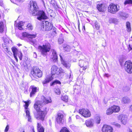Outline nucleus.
<instances>
[{
  "label": "nucleus",
  "mask_w": 132,
  "mask_h": 132,
  "mask_svg": "<svg viewBox=\"0 0 132 132\" xmlns=\"http://www.w3.org/2000/svg\"><path fill=\"white\" fill-rule=\"evenodd\" d=\"M30 7L29 9L30 13L33 15L37 16V19L39 20L47 19L48 17L45 12L43 11H38V7L35 2H32L30 4Z\"/></svg>",
  "instance_id": "obj_1"
},
{
  "label": "nucleus",
  "mask_w": 132,
  "mask_h": 132,
  "mask_svg": "<svg viewBox=\"0 0 132 132\" xmlns=\"http://www.w3.org/2000/svg\"><path fill=\"white\" fill-rule=\"evenodd\" d=\"M43 105L41 101H37L34 105V109L37 111V113H34L35 117L37 119L42 121L44 120L47 113L46 111L43 110L42 109Z\"/></svg>",
  "instance_id": "obj_2"
},
{
  "label": "nucleus",
  "mask_w": 132,
  "mask_h": 132,
  "mask_svg": "<svg viewBox=\"0 0 132 132\" xmlns=\"http://www.w3.org/2000/svg\"><path fill=\"white\" fill-rule=\"evenodd\" d=\"M51 49L50 45L49 43H46L42 46H38V49L41 54L44 56L46 55L47 53L50 52Z\"/></svg>",
  "instance_id": "obj_3"
},
{
  "label": "nucleus",
  "mask_w": 132,
  "mask_h": 132,
  "mask_svg": "<svg viewBox=\"0 0 132 132\" xmlns=\"http://www.w3.org/2000/svg\"><path fill=\"white\" fill-rule=\"evenodd\" d=\"M58 69V68L56 65H53L51 68V72L52 75L51 76H50L47 77L45 80L43 81V84H46L53 80V78L52 77L53 75H54L56 73L57 74Z\"/></svg>",
  "instance_id": "obj_4"
},
{
  "label": "nucleus",
  "mask_w": 132,
  "mask_h": 132,
  "mask_svg": "<svg viewBox=\"0 0 132 132\" xmlns=\"http://www.w3.org/2000/svg\"><path fill=\"white\" fill-rule=\"evenodd\" d=\"M120 10V7L118 4L111 3L108 7V11L111 13L114 14Z\"/></svg>",
  "instance_id": "obj_5"
},
{
  "label": "nucleus",
  "mask_w": 132,
  "mask_h": 132,
  "mask_svg": "<svg viewBox=\"0 0 132 132\" xmlns=\"http://www.w3.org/2000/svg\"><path fill=\"white\" fill-rule=\"evenodd\" d=\"M42 75L40 70L37 67H35L32 68L31 72V76L35 78L41 77Z\"/></svg>",
  "instance_id": "obj_6"
},
{
  "label": "nucleus",
  "mask_w": 132,
  "mask_h": 132,
  "mask_svg": "<svg viewBox=\"0 0 132 132\" xmlns=\"http://www.w3.org/2000/svg\"><path fill=\"white\" fill-rule=\"evenodd\" d=\"M23 102L25 103V104L23 105V106L25 108L24 111L26 113L27 117L28 118V121H30L31 118V116L30 114L29 109L28 108L30 104L31 103V101L30 100L27 101H23Z\"/></svg>",
  "instance_id": "obj_7"
},
{
  "label": "nucleus",
  "mask_w": 132,
  "mask_h": 132,
  "mask_svg": "<svg viewBox=\"0 0 132 132\" xmlns=\"http://www.w3.org/2000/svg\"><path fill=\"white\" fill-rule=\"evenodd\" d=\"M124 66L126 71L129 73H132V63L130 61H126L125 62Z\"/></svg>",
  "instance_id": "obj_8"
},
{
  "label": "nucleus",
  "mask_w": 132,
  "mask_h": 132,
  "mask_svg": "<svg viewBox=\"0 0 132 132\" xmlns=\"http://www.w3.org/2000/svg\"><path fill=\"white\" fill-rule=\"evenodd\" d=\"M79 113L85 117H90L91 116L90 112L88 109H83L79 110Z\"/></svg>",
  "instance_id": "obj_9"
},
{
  "label": "nucleus",
  "mask_w": 132,
  "mask_h": 132,
  "mask_svg": "<svg viewBox=\"0 0 132 132\" xmlns=\"http://www.w3.org/2000/svg\"><path fill=\"white\" fill-rule=\"evenodd\" d=\"M56 121L59 124H62L64 122L63 115L61 113L58 114L57 117L56 118Z\"/></svg>",
  "instance_id": "obj_10"
},
{
  "label": "nucleus",
  "mask_w": 132,
  "mask_h": 132,
  "mask_svg": "<svg viewBox=\"0 0 132 132\" xmlns=\"http://www.w3.org/2000/svg\"><path fill=\"white\" fill-rule=\"evenodd\" d=\"M112 128L106 125H104L102 128L103 132H112Z\"/></svg>",
  "instance_id": "obj_11"
},
{
  "label": "nucleus",
  "mask_w": 132,
  "mask_h": 132,
  "mask_svg": "<svg viewBox=\"0 0 132 132\" xmlns=\"http://www.w3.org/2000/svg\"><path fill=\"white\" fill-rule=\"evenodd\" d=\"M118 118L121 120V122L123 124H126L127 119V117L126 116L121 114L119 116Z\"/></svg>",
  "instance_id": "obj_12"
},
{
  "label": "nucleus",
  "mask_w": 132,
  "mask_h": 132,
  "mask_svg": "<svg viewBox=\"0 0 132 132\" xmlns=\"http://www.w3.org/2000/svg\"><path fill=\"white\" fill-rule=\"evenodd\" d=\"M94 121L93 119H90L86 120L85 124L87 127H91L93 126L94 123Z\"/></svg>",
  "instance_id": "obj_13"
},
{
  "label": "nucleus",
  "mask_w": 132,
  "mask_h": 132,
  "mask_svg": "<svg viewBox=\"0 0 132 132\" xmlns=\"http://www.w3.org/2000/svg\"><path fill=\"white\" fill-rule=\"evenodd\" d=\"M30 87L31 88L32 91L30 93V96L32 97L39 91V88L38 87H35L34 86H31Z\"/></svg>",
  "instance_id": "obj_14"
},
{
  "label": "nucleus",
  "mask_w": 132,
  "mask_h": 132,
  "mask_svg": "<svg viewBox=\"0 0 132 132\" xmlns=\"http://www.w3.org/2000/svg\"><path fill=\"white\" fill-rule=\"evenodd\" d=\"M22 35L24 37L30 38H35L36 37V36L35 34H30L27 32L23 33Z\"/></svg>",
  "instance_id": "obj_15"
},
{
  "label": "nucleus",
  "mask_w": 132,
  "mask_h": 132,
  "mask_svg": "<svg viewBox=\"0 0 132 132\" xmlns=\"http://www.w3.org/2000/svg\"><path fill=\"white\" fill-rule=\"evenodd\" d=\"M45 25H46L45 27L46 31L52 30V28L53 27L52 24L48 21H45Z\"/></svg>",
  "instance_id": "obj_16"
},
{
  "label": "nucleus",
  "mask_w": 132,
  "mask_h": 132,
  "mask_svg": "<svg viewBox=\"0 0 132 132\" xmlns=\"http://www.w3.org/2000/svg\"><path fill=\"white\" fill-rule=\"evenodd\" d=\"M60 56L61 58V62L62 64L67 68H69L71 66V64L70 63H69L68 62L65 61L63 60H63L62 57L61 55H60Z\"/></svg>",
  "instance_id": "obj_17"
},
{
  "label": "nucleus",
  "mask_w": 132,
  "mask_h": 132,
  "mask_svg": "<svg viewBox=\"0 0 132 132\" xmlns=\"http://www.w3.org/2000/svg\"><path fill=\"white\" fill-rule=\"evenodd\" d=\"M12 50L13 53V55L14 56V57L16 59L17 61H18V59L17 58V53L19 51H18V49L15 47H13L12 48Z\"/></svg>",
  "instance_id": "obj_18"
},
{
  "label": "nucleus",
  "mask_w": 132,
  "mask_h": 132,
  "mask_svg": "<svg viewBox=\"0 0 132 132\" xmlns=\"http://www.w3.org/2000/svg\"><path fill=\"white\" fill-rule=\"evenodd\" d=\"M42 100H43V101L45 104L51 102L52 101L50 97L46 98L44 96H43L42 97Z\"/></svg>",
  "instance_id": "obj_19"
},
{
  "label": "nucleus",
  "mask_w": 132,
  "mask_h": 132,
  "mask_svg": "<svg viewBox=\"0 0 132 132\" xmlns=\"http://www.w3.org/2000/svg\"><path fill=\"white\" fill-rule=\"evenodd\" d=\"M97 8L100 11L103 12L104 11L105 7L104 5L101 4L98 5L97 6Z\"/></svg>",
  "instance_id": "obj_20"
},
{
  "label": "nucleus",
  "mask_w": 132,
  "mask_h": 132,
  "mask_svg": "<svg viewBox=\"0 0 132 132\" xmlns=\"http://www.w3.org/2000/svg\"><path fill=\"white\" fill-rule=\"evenodd\" d=\"M37 128L38 132H44V128L41 126L40 123H37Z\"/></svg>",
  "instance_id": "obj_21"
},
{
  "label": "nucleus",
  "mask_w": 132,
  "mask_h": 132,
  "mask_svg": "<svg viewBox=\"0 0 132 132\" xmlns=\"http://www.w3.org/2000/svg\"><path fill=\"white\" fill-rule=\"evenodd\" d=\"M111 107L113 112H118L120 110V108L118 106L113 105Z\"/></svg>",
  "instance_id": "obj_22"
},
{
  "label": "nucleus",
  "mask_w": 132,
  "mask_h": 132,
  "mask_svg": "<svg viewBox=\"0 0 132 132\" xmlns=\"http://www.w3.org/2000/svg\"><path fill=\"white\" fill-rule=\"evenodd\" d=\"M52 55L53 56L52 59L54 62H55L57 60V57L56 51L54 50L53 51Z\"/></svg>",
  "instance_id": "obj_23"
},
{
  "label": "nucleus",
  "mask_w": 132,
  "mask_h": 132,
  "mask_svg": "<svg viewBox=\"0 0 132 132\" xmlns=\"http://www.w3.org/2000/svg\"><path fill=\"white\" fill-rule=\"evenodd\" d=\"M120 16L123 19H125L127 18L128 16L127 14L125 12H120L119 13Z\"/></svg>",
  "instance_id": "obj_24"
},
{
  "label": "nucleus",
  "mask_w": 132,
  "mask_h": 132,
  "mask_svg": "<svg viewBox=\"0 0 132 132\" xmlns=\"http://www.w3.org/2000/svg\"><path fill=\"white\" fill-rule=\"evenodd\" d=\"M23 25V22L22 21H20L16 25V26L18 29L21 30H22V27Z\"/></svg>",
  "instance_id": "obj_25"
},
{
  "label": "nucleus",
  "mask_w": 132,
  "mask_h": 132,
  "mask_svg": "<svg viewBox=\"0 0 132 132\" xmlns=\"http://www.w3.org/2000/svg\"><path fill=\"white\" fill-rule=\"evenodd\" d=\"M122 102L125 104L128 103L130 102V100L128 97H125L122 98Z\"/></svg>",
  "instance_id": "obj_26"
},
{
  "label": "nucleus",
  "mask_w": 132,
  "mask_h": 132,
  "mask_svg": "<svg viewBox=\"0 0 132 132\" xmlns=\"http://www.w3.org/2000/svg\"><path fill=\"white\" fill-rule=\"evenodd\" d=\"M64 50L67 52L69 51L71 49V47L68 45H63Z\"/></svg>",
  "instance_id": "obj_27"
},
{
  "label": "nucleus",
  "mask_w": 132,
  "mask_h": 132,
  "mask_svg": "<svg viewBox=\"0 0 132 132\" xmlns=\"http://www.w3.org/2000/svg\"><path fill=\"white\" fill-rule=\"evenodd\" d=\"M52 6L55 9L57 10L58 8V6L57 5L56 3L54 1H51V3Z\"/></svg>",
  "instance_id": "obj_28"
},
{
  "label": "nucleus",
  "mask_w": 132,
  "mask_h": 132,
  "mask_svg": "<svg viewBox=\"0 0 132 132\" xmlns=\"http://www.w3.org/2000/svg\"><path fill=\"white\" fill-rule=\"evenodd\" d=\"M65 71L61 68H60L59 69V70H58L57 72V74L58 75H60L62 74L65 73Z\"/></svg>",
  "instance_id": "obj_29"
},
{
  "label": "nucleus",
  "mask_w": 132,
  "mask_h": 132,
  "mask_svg": "<svg viewBox=\"0 0 132 132\" xmlns=\"http://www.w3.org/2000/svg\"><path fill=\"white\" fill-rule=\"evenodd\" d=\"M113 112L111 107L109 108L106 111V114L108 115L111 114Z\"/></svg>",
  "instance_id": "obj_30"
},
{
  "label": "nucleus",
  "mask_w": 132,
  "mask_h": 132,
  "mask_svg": "<svg viewBox=\"0 0 132 132\" xmlns=\"http://www.w3.org/2000/svg\"><path fill=\"white\" fill-rule=\"evenodd\" d=\"M126 26L127 28V31L129 32H130L131 29L130 26V23L129 22H126Z\"/></svg>",
  "instance_id": "obj_31"
},
{
  "label": "nucleus",
  "mask_w": 132,
  "mask_h": 132,
  "mask_svg": "<svg viewBox=\"0 0 132 132\" xmlns=\"http://www.w3.org/2000/svg\"><path fill=\"white\" fill-rule=\"evenodd\" d=\"M46 25H45V21L41 25V29L43 31H46Z\"/></svg>",
  "instance_id": "obj_32"
},
{
  "label": "nucleus",
  "mask_w": 132,
  "mask_h": 132,
  "mask_svg": "<svg viewBox=\"0 0 132 132\" xmlns=\"http://www.w3.org/2000/svg\"><path fill=\"white\" fill-rule=\"evenodd\" d=\"M110 22L116 24L118 22V19L116 18H111L110 20Z\"/></svg>",
  "instance_id": "obj_33"
},
{
  "label": "nucleus",
  "mask_w": 132,
  "mask_h": 132,
  "mask_svg": "<svg viewBox=\"0 0 132 132\" xmlns=\"http://www.w3.org/2000/svg\"><path fill=\"white\" fill-rule=\"evenodd\" d=\"M87 63V62H84L83 60H80L79 62V65L81 67H83L85 64Z\"/></svg>",
  "instance_id": "obj_34"
},
{
  "label": "nucleus",
  "mask_w": 132,
  "mask_h": 132,
  "mask_svg": "<svg viewBox=\"0 0 132 132\" xmlns=\"http://www.w3.org/2000/svg\"><path fill=\"white\" fill-rule=\"evenodd\" d=\"M4 31V26L2 22H0V32L2 33Z\"/></svg>",
  "instance_id": "obj_35"
},
{
  "label": "nucleus",
  "mask_w": 132,
  "mask_h": 132,
  "mask_svg": "<svg viewBox=\"0 0 132 132\" xmlns=\"http://www.w3.org/2000/svg\"><path fill=\"white\" fill-rule=\"evenodd\" d=\"M61 98L63 101L66 102H67L68 101V97L67 95L62 96Z\"/></svg>",
  "instance_id": "obj_36"
},
{
  "label": "nucleus",
  "mask_w": 132,
  "mask_h": 132,
  "mask_svg": "<svg viewBox=\"0 0 132 132\" xmlns=\"http://www.w3.org/2000/svg\"><path fill=\"white\" fill-rule=\"evenodd\" d=\"M17 56H18L20 60L22 59V54L21 51H19L17 53Z\"/></svg>",
  "instance_id": "obj_37"
},
{
  "label": "nucleus",
  "mask_w": 132,
  "mask_h": 132,
  "mask_svg": "<svg viewBox=\"0 0 132 132\" xmlns=\"http://www.w3.org/2000/svg\"><path fill=\"white\" fill-rule=\"evenodd\" d=\"M60 132H70L69 130L66 127H62Z\"/></svg>",
  "instance_id": "obj_38"
},
{
  "label": "nucleus",
  "mask_w": 132,
  "mask_h": 132,
  "mask_svg": "<svg viewBox=\"0 0 132 132\" xmlns=\"http://www.w3.org/2000/svg\"><path fill=\"white\" fill-rule=\"evenodd\" d=\"M56 29L55 27H53L52 30V32L51 33V35L52 36H54L56 34Z\"/></svg>",
  "instance_id": "obj_39"
},
{
  "label": "nucleus",
  "mask_w": 132,
  "mask_h": 132,
  "mask_svg": "<svg viewBox=\"0 0 132 132\" xmlns=\"http://www.w3.org/2000/svg\"><path fill=\"white\" fill-rule=\"evenodd\" d=\"M27 29L29 30H32L33 29V26L31 24L29 23L27 26Z\"/></svg>",
  "instance_id": "obj_40"
},
{
  "label": "nucleus",
  "mask_w": 132,
  "mask_h": 132,
  "mask_svg": "<svg viewBox=\"0 0 132 132\" xmlns=\"http://www.w3.org/2000/svg\"><path fill=\"white\" fill-rule=\"evenodd\" d=\"M96 122L97 124L100 123V121L101 120L100 117L99 115H97L96 116Z\"/></svg>",
  "instance_id": "obj_41"
},
{
  "label": "nucleus",
  "mask_w": 132,
  "mask_h": 132,
  "mask_svg": "<svg viewBox=\"0 0 132 132\" xmlns=\"http://www.w3.org/2000/svg\"><path fill=\"white\" fill-rule=\"evenodd\" d=\"M61 83L60 82L59 80H56L51 84V86H53L55 84H61Z\"/></svg>",
  "instance_id": "obj_42"
},
{
  "label": "nucleus",
  "mask_w": 132,
  "mask_h": 132,
  "mask_svg": "<svg viewBox=\"0 0 132 132\" xmlns=\"http://www.w3.org/2000/svg\"><path fill=\"white\" fill-rule=\"evenodd\" d=\"M124 3L125 4H132V0H126L125 2Z\"/></svg>",
  "instance_id": "obj_43"
},
{
  "label": "nucleus",
  "mask_w": 132,
  "mask_h": 132,
  "mask_svg": "<svg viewBox=\"0 0 132 132\" xmlns=\"http://www.w3.org/2000/svg\"><path fill=\"white\" fill-rule=\"evenodd\" d=\"M64 39L63 38H59L58 39V43L59 44H62L63 42Z\"/></svg>",
  "instance_id": "obj_44"
},
{
  "label": "nucleus",
  "mask_w": 132,
  "mask_h": 132,
  "mask_svg": "<svg viewBox=\"0 0 132 132\" xmlns=\"http://www.w3.org/2000/svg\"><path fill=\"white\" fill-rule=\"evenodd\" d=\"M55 93L58 95H59L60 93V89L59 88L56 89L55 90Z\"/></svg>",
  "instance_id": "obj_45"
},
{
  "label": "nucleus",
  "mask_w": 132,
  "mask_h": 132,
  "mask_svg": "<svg viewBox=\"0 0 132 132\" xmlns=\"http://www.w3.org/2000/svg\"><path fill=\"white\" fill-rule=\"evenodd\" d=\"M114 125L118 128H119L120 127V125L116 123H114Z\"/></svg>",
  "instance_id": "obj_46"
},
{
  "label": "nucleus",
  "mask_w": 132,
  "mask_h": 132,
  "mask_svg": "<svg viewBox=\"0 0 132 132\" xmlns=\"http://www.w3.org/2000/svg\"><path fill=\"white\" fill-rule=\"evenodd\" d=\"M95 26L97 29H98L100 28V26L97 23H95Z\"/></svg>",
  "instance_id": "obj_47"
},
{
  "label": "nucleus",
  "mask_w": 132,
  "mask_h": 132,
  "mask_svg": "<svg viewBox=\"0 0 132 132\" xmlns=\"http://www.w3.org/2000/svg\"><path fill=\"white\" fill-rule=\"evenodd\" d=\"M9 126L8 125H7L5 129V132H7L9 129Z\"/></svg>",
  "instance_id": "obj_48"
},
{
  "label": "nucleus",
  "mask_w": 132,
  "mask_h": 132,
  "mask_svg": "<svg viewBox=\"0 0 132 132\" xmlns=\"http://www.w3.org/2000/svg\"><path fill=\"white\" fill-rule=\"evenodd\" d=\"M87 67H88L87 65H85L83 67H83L82 70H85L87 68Z\"/></svg>",
  "instance_id": "obj_49"
},
{
  "label": "nucleus",
  "mask_w": 132,
  "mask_h": 132,
  "mask_svg": "<svg viewBox=\"0 0 132 132\" xmlns=\"http://www.w3.org/2000/svg\"><path fill=\"white\" fill-rule=\"evenodd\" d=\"M104 76L106 77H108L110 76V75L108 74L107 73H105L104 75Z\"/></svg>",
  "instance_id": "obj_50"
},
{
  "label": "nucleus",
  "mask_w": 132,
  "mask_h": 132,
  "mask_svg": "<svg viewBox=\"0 0 132 132\" xmlns=\"http://www.w3.org/2000/svg\"><path fill=\"white\" fill-rule=\"evenodd\" d=\"M129 51H130L132 49V48L130 47V45H129V47H128Z\"/></svg>",
  "instance_id": "obj_51"
},
{
  "label": "nucleus",
  "mask_w": 132,
  "mask_h": 132,
  "mask_svg": "<svg viewBox=\"0 0 132 132\" xmlns=\"http://www.w3.org/2000/svg\"><path fill=\"white\" fill-rule=\"evenodd\" d=\"M76 117L77 119H79L80 118V117L78 115H76Z\"/></svg>",
  "instance_id": "obj_52"
},
{
  "label": "nucleus",
  "mask_w": 132,
  "mask_h": 132,
  "mask_svg": "<svg viewBox=\"0 0 132 132\" xmlns=\"http://www.w3.org/2000/svg\"><path fill=\"white\" fill-rule=\"evenodd\" d=\"M0 5L1 6H3V3L2 1H0Z\"/></svg>",
  "instance_id": "obj_53"
},
{
  "label": "nucleus",
  "mask_w": 132,
  "mask_h": 132,
  "mask_svg": "<svg viewBox=\"0 0 132 132\" xmlns=\"http://www.w3.org/2000/svg\"><path fill=\"white\" fill-rule=\"evenodd\" d=\"M34 56L35 58L36 57L37 55L36 53L35 52L34 53Z\"/></svg>",
  "instance_id": "obj_54"
},
{
  "label": "nucleus",
  "mask_w": 132,
  "mask_h": 132,
  "mask_svg": "<svg viewBox=\"0 0 132 132\" xmlns=\"http://www.w3.org/2000/svg\"><path fill=\"white\" fill-rule=\"evenodd\" d=\"M130 110L132 111V105H131L130 107Z\"/></svg>",
  "instance_id": "obj_55"
},
{
  "label": "nucleus",
  "mask_w": 132,
  "mask_h": 132,
  "mask_svg": "<svg viewBox=\"0 0 132 132\" xmlns=\"http://www.w3.org/2000/svg\"><path fill=\"white\" fill-rule=\"evenodd\" d=\"M128 131L129 132H132V130L129 129Z\"/></svg>",
  "instance_id": "obj_56"
},
{
  "label": "nucleus",
  "mask_w": 132,
  "mask_h": 132,
  "mask_svg": "<svg viewBox=\"0 0 132 132\" xmlns=\"http://www.w3.org/2000/svg\"><path fill=\"white\" fill-rule=\"evenodd\" d=\"M16 1L18 2H23V0H16Z\"/></svg>",
  "instance_id": "obj_57"
},
{
  "label": "nucleus",
  "mask_w": 132,
  "mask_h": 132,
  "mask_svg": "<svg viewBox=\"0 0 132 132\" xmlns=\"http://www.w3.org/2000/svg\"><path fill=\"white\" fill-rule=\"evenodd\" d=\"M31 132H35L34 129H32L31 131Z\"/></svg>",
  "instance_id": "obj_58"
},
{
  "label": "nucleus",
  "mask_w": 132,
  "mask_h": 132,
  "mask_svg": "<svg viewBox=\"0 0 132 132\" xmlns=\"http://www.w3.org/2000/svg\"><path fill=\"white\" fill-rule=\"evenodd\" d=\"M32 43L33 44H35V42L33 41H32Z\"/></svg>",
  "instance_id": "obj_59"
},
{
  "label": "nucleus",
  "mask_w": 132,
  "mask_h": 132,
  "mask_svg": "<svg viewBox=\"0 0 132 132\" xmlns=\"http://www.w3.org/2000/svg\"><path fill=\"white\" fill-rule=\"evenodd\" d=\"M78 27H79V24ZM79 31H80V29H79Z\"/></svg>",
  "instance_id": "obj_60"
},
{
  "label": "nucleus",
  "mask_w": 132,
  "mask_h": 132,
  "mask_svg": "<svg viewBox=\"0 0 132 132\" xmlns=\"http://www.w3.org/2000/svg\"><path fill=\"white\" fill-rule=\"evenodd\" d=\"M18 45H19V46H20V45H21V44H18Z\"/></svg>",
  "instance_id": "obj_61"
},
{
  "label": "nucleus",
  "mask_w": 132,
  "mask_h": 132,
  "mask_svg": "<svg viewBox=\"0 0 132 132\" xmlns=\"http://www.w3.org/2000/svg\"><path fill=\"white\" fill-rule=\"evenodd\" d=\"M4 42H5V40H4ZM5 42V43H6L7 42Z\"/></svg>",
  "instance_id": "obj_62"
},
{
  "label": "nucleus",
  "mask_w": 132,
  "mask_h": 132,
  "mask_svg": "<svg viewBox=\"0 0 132 132\" xmlns=\"http://www.w3.org/2000/svg\"><path fill=\"white\" fill-rule=\"evenodd\" d=\"M131 38H132V36H131Z\"/></svg>",
  "instance_id": "obj_63"
},
{
  "label": "nucleus",
  "mask_w": 132,
  "mask_h": 132,
  "mask_svg": "<svg viewBox=\"0 0 132 132\" xmlns=\"http://www.w3.org/2000/svg\"><path fill=\"white\" fill-rule=\"evenodd\" d=\"M23 132H25L24 131H23Z\"/></svg>",
  "instance_id": "obj_64"
}]
</instances>
